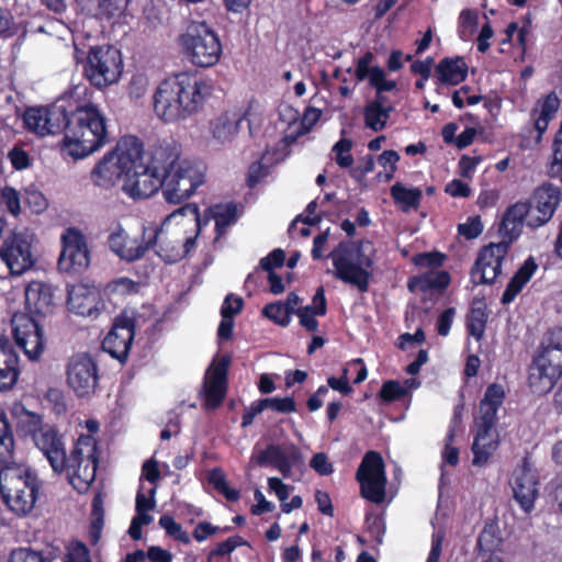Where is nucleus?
I'll list each match as a JSON object with an SVG mask.
<instances>
[{"label":"nucleus","instance_id":"f257e3e1","mask_svg":"<svg viewBox=\"0 0 562 562\" xmlns=\"http://www.w3.org/2000/svg\"><path fill=\"white\" fill-rule=\"evenodd\" d=\"M181 146L164 140L155 146L147 164L137 158L124 180V192L135 200L147 199L159 189L169 204H181L204 183V172L189 160H180Z\"/></svg>","mask_w":562,"mask_h":562},{"label":"nucleus","instance_id":"f03ea898","mask_svg":"<svg viewBox=\"0 0 562 562\" xmlns=\"http://www.w3.org/2000/svg\"><path fill=\"white\" fill-rule=\"evenodd\" d=\"M92 91L86 85L74 86L65 94L64 138L59 149L64 157L82 159L109 142L108 117L91 101Z\"/></svg>","mask_w":562,"mask_h":562},{"label":"nucleus","instance_id":"7ed1b4c3","mask_svg":"<svg viewBox=\"0 0 562 562\" xmlns=\"http://www.w3.org/2000/svg\"><path fill=\"white\" fill-rule=\"evenodd\" d=\"M33 442L48 461L54 473H66L71 486L80 494L89 491L99 467L98 441L92 435H80L70 454H66L64 436L58 429L45 424L34 435Z\"/></svg>","mask_w":562,"mask_h":562},{"label":"nucleus","instance_id":"20e7f679","mask_svg":"<svg viewBox=\"0 0 562 562\" xmlns=\"http://www.w3.org/2000/svg\"><path fill=\"white\" fill-rule=\"evenodd\" d=\"M14 437L3 408L0 407V494L8 508L19 516L34 508L41 490L37 474L20 464L8 463L13 457Z\"/></svg>","mask_w":562,"mask_h":562},{"label":"nucleus","instance_id":"39448f33","mask_svg":"<svg viewBox=\"0 0 562 562\" xmlns=\"http://www.w3.org/2000/svg\"><path fill=\"white\" fill-rule=\"evenodd\" d=\"M213 93V85L198 72H179L157 87L154 111L164 122L186 120L200 112Z\"/></svg>","mask_w":562,"mask_h":562},{"label":"nucleus","instance_id":"423d86ee","mask_svg":"<svg viewBox=\"0 0 562 562\" xmlns=\"http://www.w3.org/2000/svg\"><path fill=\"white\" fill-rule=\"evenodd\" d=\"M144 155V147L136 136L122 137L114 149L108 151L98 161L90 173L94 186L109 190L117 181L131 173L137 158Z\"/></svg>","mask_w":562,"mask_h":562},{"label":"nucleus","instance_id":"0eeeda50","mask_svg":"<svg viewBox=\"0 0 562 562\" xmlns=\"http://www.w3.org/2000/svg\"><path fill=\"white\" fill-rule=\"evenodd\" d=\"M178 45L186 58L199 68L215 66L223 53L218 34L204 21L190 22L179 35Z\"/></svg>","mask_w":562,"mask_h":562},{"label":"nucleus","instance_id":"6e6552de","mask_svg":"<svg viewBox=\"0 0 562 562\" xmlns=\"http://www.w3.org/2000/svg\"><path fill=\"white\" fill-rule=\"evenodd\" d=\"M364 241L340 244L337 250L331 254L335 277L350 285L356 286L359 292H368L372 278L374 247L372 257L363 251Z\"/></svg>","mask_w":562,"mask_h":562},{"label":"nucleus","instance_id":"1a4fd4ad","mask_svg":"<svg viewBox=\"0 0 562 562\" xmlns=\"http://www.w3.org/2000/svg\"><path fill=\"white\" fill-rule=\"evenodd\" d=\"M123 72L121 50L113 45L91 46L83 63V76L91 86L103 89L119 81Z\"/></svg>","mask_w":562,"mask_h":562},{"label":"nucleus","instance_id":"9d476101","mask_svg":"<svg viewBox=\"0 0 562 562\" xmlns=\"http://www.w3.org/2000/svg\"><path fill=\"white\" fill-rule=\"evenodd\" d=\"M562 376V351L557 348H542L533 357L529 386L533 393L543 395L549 393Z\"/></svg>","mask_w":562,"mask_h":562},{"label":"nucleus","instance_id":"9b49d317","mask_svg":"<svg viewBox=\"0 0 562 562\" xmlns=\"http://www.w3.org/2000/svg\"><path fill=\"white\" fill-rule=\"evenodd\" d=\"M35 236L27 231L13 232L0 246V259L11 274L21 276L35 265L33 244Z\"/></svg>","mask_w":562,"mask_h":562},{"label":"nucleus","instance_id":"f8f14e48","mask_svg":"<svg viewBox=\"0 0 562 562\" xmlns=\"http://www.w3.org/2000/svg\"><path fill=\"white\" fill-rule=\"evenodd\" d=\"M60 241L58 269L70 274L87 270L90 265V250L85 234L77 227H69L63 233Z\"/></svg>","mask_w":562,"mask_h":562},{"label":"nucleus","instance_id":"ddd939ff","mask_svg":"<svg viewBox=\"0 0 562 562\" xmlns=\"http://www.w3.org/2000/svg\"><path fill=\"white\" fill-rule=\"evenodd\" d=\"M512 244L502 239L483 246L471 268L470 277L474 285L493 284L502 273L503 261Z\"/></svg>","mask_w":562,"mask_h":562},{"label":"nucleus","instance_id":"4468645a","mask_svg":"<svg viewBox=\"0 0 562 562\" xmlns=\"http://www.w3.org/2000/svg\"><path fill=\"white\" fill-rule=\"evenodd\" d=\"M231 362L232 357L226 353L214 358L207 368L203 381L204 409L214 411L223 404L228 390Z\"/></svg>","mask_w":562,"mask_h":562},{"label":"nucleus","instance_id":"2eb2a0df","mask_svg":"<svg viewBox=\"0 0 562 562\" xmlns=\"http://www.w3.org/2000/svg\"><path fill=\"white\" fill-rule=\"evenodd\" d=\"M255 462L259 467H272L285 479L292 476V470L302 473L305 470V460L301 449L294 443L281 446L269 443L256 457Z\"/></svg>","mask_w":562,"mask_h":562},{"label":"nucleus","instance_id":"dca6fc26","mask_svg":"<svg viewBox=\"0 0 562 562\" xmlns=\"http://www.w3.org/2000/svg\"><path fill=\"white\" fill-rule=\"evenodd\" d=\"M134 318L122 313L112 323L109 333L101 342V348L121 364H125L135 338Z\"/></svg>","mask_w":562,"mask_h":562},{"label":"nucleus","instance_id":"f3484780","mask_svg":"<svg viewBox=\"0 0 562 562\" xmlns=\"http://www.w3.org/2000/svg\"><path fill=\"white\" fill-rule=\"evenodd\" d=\"M11 326L16 346L29 359H38L44 351L45 339L36 319L25 313H15L12 316Z\"/></svg>","mask_w":562,"mask_h":562},{"label":"nucleus","instance_id":"a211bd4d","mask_svg":"<svg viewBox=\"0 0 562 562\" xmlns=\"http://www.w3.org/2000/svg\"><path fill=\"white\" fill-rule=\"evenodd\" d=\"M67 383L78 397L94 393L99 375L98 367L88 353L72 356L67 366Z\"/></svg>","mask_w":562,"mask_h":562},{"label":"nucleus","instance_id":"6ab92c4d","mask_svg":"<svg viewBox=\"0 0 562 562\" xmlns=\"http://www.w3.org/2000/svg\"><path fill=\"white\" fill-rule=\"evenodd\" d=\"M65 97L46 108H30L23 115L26 128L40 136L61 133L65 120Z\"/></svg>","mask_w":562,"mask_h":562},{"label":"nucleus","instance_id":"aec40b11","mask_svg":"<svg viewBox=\"0 0 562 562\" xmlns=\"http://www.w3.org/2000/svg\"><path fill=\"white\" fill-rule=\"evenodd\" d=\"M529 201L532 203L529 227L538 228L552 218L561 201V190L551 183H543L533 191Z\"/></svg>","mask_w":562,"mask_h":562},{"label":"nucleus","instance_id":"412c9836","mask_svg":"<svg viewBox=\"0 0 562 562\" xmlns=\"http://www.w3.org/2000/svg\"><path fill=\"white\" fill-rule=\"evenodd\" d=\"M148 245L156 248V255L167 263H175L184 258L180 232L169 231L164 225L148 227Z\"/></svg>","mask_w":562,"mask_h":562},{"label":"nucleus","instance_id":"4be33fe9","mask_svg":"<svg viewBox=\"0 0 562 562\" xmlns=\"http://www.w3.org/2000/svg\"><path fill=\"white\" fill-rule=\"evenodd\" d=\"M110 249L122 260L134 262L142 259L149 250L148 227H144L140 237L131 238L120 226L108 238Z\"/></svg>","mask_w":562,"mask_h":562},{"label":"nucleus","instance_id":"5701e85b","mask_svg":"<svg viewBox=\"0 0 562 562\" xmlns=\"http://www.w3.org/2000/svg\"><path fill=\"white\" fill-rule=\"evenodd\" d=\"M512 485L515 501L525 513H531L539 494V480L526 462L514 470Z\"/></svg>","mask_w":562,"mask_h":562},{"label":"nucleus","instance_id":"b1692460","mask_svg":"<svg viewBox=\"0 0 562 562\" xmlns=\"http://www.w3.org/2000/svg\"><path fill=\"white\" fill-rule=\"evenodd\" d=\"M532 214V203L529 200L517 201L504 212L498 234L507 244H513L522 233L524 224L529 226Z\"/></svg>","mask_w":562,"mask_h":562},{"label":"nucleus","instance_id":"393cba45","mask_svg":"<svg viewBox=\"0 0 562 562\" xmlns=\"http://www.w3.org/2000/svg\"><path fill=\"white\" fill-rule=\"evenodd\" d=\"M21 374L20 357L11 339L0 334V391H10Z\"/></svg>","mask_w":562,"mask_h":562},{"label":"nucleus","instance_id":"a878e982","mask_svg":"<svg viewBox=\"0 0 562 562\" xmlns=\"http://www.w3.org/2000/svg\"><path fill=\"white\" fill-rule=\"evenodd\" d=\"M374 59L372 52H366L358 58L355 69L357 81L369 80V85L378 92H389L396 88L394 80H387L385 71L379 66H371Z\"/></svg>","mask_w":562,"mask_h":562},{"label":"nucleus","instance_id":"bb28decb","mask_svg":"<svg viewBox=\"0 0 562 562\" xmlns=\"http://www.w3.org/2000/svg\"><path fill=\"white\" fill-rule=\"evenodd\" d=\"M100 305L103 306L99 292L88 286L78 285L68 291L67 307L74 314L95 318L100 313Z\"/></svg>","mask_w":562,"mask_h":562},{"label":"nucleus","instance_id":"cd10ccee","mask_svg":"<svg viewBox=\"0 0 562 562\" xmlns=\"http://www.w3.org/2000/svg\"><path fill=\"white\" fill-rule=\"evenodd\" d=\"M504 387L498 383L490 384L480 401L479 416L475 418V426L496 428L497 412L505 400Z\"/></svg>","mask_w":562,"mask_h":562},{"label":"nucleus","instance_id":"c85d7f7f","mask_svg":"<svg viewBox=\"0 0 562 562\" xmlns=\"http://www.w3.org/2000/svg\"><path fill=\"white\" fill-rule=\"evenodd\" d=\"M475 427L476 434L471 448L473 452L472 464L483 467L498 448V432L496 428H486L485 426Z\"/></svg>","mask_w":562,"mask_h":562},{"label":"nucleus","instance_id":"c756f323","mask_svg":"<svg viewBox=\"0 0 562 562\" xmlns=\"http://www.w3.org/2000/svg\"><path fill=\"white\" fill-rule=\"evenodd\" d=\"M25 303L36 314L50 313L54 306L52 286L41 281H32L25 289Z\"/></svg>","mask_w":562,"mask_h":562},{"label":"nucleus","instance_id":"7c9ffc66","mask_svg":"<svg viewBox=\"0 0 562 562\" xmlns=\"http://www.w3.org/2000/svg\"><path fill=\"white\" fill-rule=\"evenodd\" d=\"M468 65L463 57H445L436 66L438 79L446 85L457 86L468 77Z\"/></svg>","mask_w":562,"mask_h":562},{"label":"nucleus","instance_id":"2f4dec72","mask_svg":"<svg viewBox=\"0 0 562 562\" xmlns=\"http://www.w3.org/2000/svg\"><path fill=\"white\" fill-rule=\"evenodd\" d=\"M537 268L538 265L535 258L531 256L528 257L509 280L505 291L502 294V304H509L516 299L524 286L530 281Z\"/></svg>","mask_w":562,"mask_h":562},{"label":"nucleus","instance_id":"473e14b6","mask_svg":"<svg viewBox=\"0 0 562 562\" xmlns=\"http://www.w3.org/2000/svg\"><path fill=\"white\" fill-rule=\"evenodd\" d=\"M77 2L87 14L111 19L120 16L127 8L130 0H97V3L92 0H77Z\"/></svg>","mask_w":562,"mask_h":562},{"label":"nucleus","instance_id":"72a5a7b5","mask_svg":"<svg viewBox=\"0 0 562 562\" xmlns=\"http://www.w3.org/2000/svg\"><path fill=\"white\" fill-rule=\"evenodd\" d=\"M538 104L540 106L538 116L535 117L536 113L538 112L536 109L532 110L531 115L535 120V130L537 131L538 138L540 139L548 130L549 123L554 119L560 108L561 101L558 98L557 93L552 91L544 95L542 99H540L538 101Z\"/></svg>","mask_w":562,"mask_h":562},{"label":"nucleus","instance_id":"f704fd0d","mask_svg":"<svg viewBox=\"0 0 562 562\" xmlns=\"http://www.w3.org/2000/svg\"><path fill=\"white\" fill-rule=\"evenodd\" d=\"M450 281L451 277L448 271H430L409 278L407 285L411 291L415 289H418L420 292L445 291L449 286Z\"/></svg>","mask_w":562,"mask_h":562},{"label":"nucleus","instance_id":"c9c22d12","mask_svg":"<svg viewBox=\"0 0 562 562\" xmlns=\"http://www.w3.org/2000/svg\"><path fill=\"white\" fill-rule=\"evenodd\" d=\"M11 413L14 417L18 432L23 436H31L32 439H34V435L37 431H42L45 425L40 414L29 411L22 404H15Z\"/></svg>","mask_w":562,"mask_h":562},{"label":"nucleus","instance_id":"e433bc0d","mask_svg":"<svg viewBox=\"0 0 562 562\" xmlns=\"http://www.w3.org/2000/svg\"><path fill=\"white\" fill-rule=\"evenodd\" d=\"M390 195L402 212L417 211L423 200L420 188H406L402 182H395L390 189Z\"/></svg>","mask_w":562,"mask_h":562},{"label":"nucleus","instance_id":"4c0bfd02","mask_svg":"<svg viewBox=\"0 0 562 562\" xmlns=\"http://www.w3.org/2000/svg\"><path fill=\"white\" fill-rule=\"evenodd\" d=\"M391 111V106L385 108L379 101L368 102L363 109L366 127L374 132L384 130Z\"/></svg>","mask_w":562,"mask_h":562},{"label":"nucleus","instance_id":"58836bf2","mask_svg":"<svg viewBox=\"0 0 562 562\" xmlns=\"http://www.w3.org/2000/svg\"><path fill=\"white\" fill-rule=\"evenodd\" d=\"M385 474V464L383 458L378 451H368L357 470L356 479L383 477Z\"/></svg>","mask_w":562,"mask_h":562},{"label":"nucleus","instance_id":"ea45409f","mask_svg":"<svg viewBox=\"0 0 562 562\" xmlns=\"http://www.w3.org/2000/svg\"><path fill=\"white\" fill-rule=\"evenodd\" d=\"M360 484L361 496L374 504H380L385 498L386 476L357 479Z\"/></svg>","mask_w":562,"mask_h":562},{"label":"nucleus","instance_id":"a19ab883","mask_svg":"<svg viewBox=\"0 0 562 562\" xmlns=\"http://www.w3.org/2000/svg\"><path fill=\"white\" fill-rule=\"evenodd\" d=\"M214 209L216 238H220L226 233L227 227L237 221V205L229 202L227 204H216Z\"/></svg>","mask_w":562,"mask_h":562},{"label":"nucleus","instance_id":"79ce46f5","mask_svg":"<svg viewBox=\"0 0 562 562\" xmlns=\"http://www.w3.org/2000/svg\"><path fill=\"white\" fill-rule=\"evenodd\" d=\"M180 214V215H189L191 216L192 221L195 223L196 227V235L200 234L202 228L209 223L214 220L215 221V209L214 206L207 207L203 215L200 214V210L196 203H187L182 206H180L177 211H175L171 216Z\"/></svg>","mask_w":562,"mask_h":562},{"label":"nucleus","instance_id":"37998d69","mask_svg":"<svg viewBox=\"0 0 562 562\" xmlns=\"http://www.w3.org/2000/svg\"><path fill=\"white\" fill-rule=\"evenodd\" d=\"M487 313L486 307L474 306L471 308L470 314L467 318V330L470 336L475 338V340L480 341L483 338L486 323H487Z\"/></svg>","mask_w":562,"mask_h":562},{"label":"nucleus","instance_id":"c03bdc74","mask_svg":"<svg viewBox=\"0 0 562 562\" xmlns=\"http://www.w3.org/2000/svg\"><path fill=\"white\" fill-rule=\"evenodd\" d=\"M235 310H231L228 306L221 308L222 321L217 328V337L220 339L228 340L233 336L234 330V316L241 312L244 307V300L241 297L234 299Z\"/></svg>","mask_w":562,"mask_h":562},{"label":"nucleus","instance_id":"a18cd8bd","mask_svg":"<svg viewBox=\"0 0 562 562\" xmlns=\"http://www.w3.org/2000/svg\"><path fill=\"white\" fill-rule=\"evenodd\" d=\"M207 481L213 487L224 495L229 502H237L240 498V492L228 486L224 471L221 468H214L209 472Z\"/></svg>","mask_w":562,"mask_h":562},{"label":"nucleus","instance_id":"49530a36","mask_svg":"<svg viewBox=\"0 0 562 562\" xmlns=\"http://www.w3.org/2000/svg\"><path fill=\"white\" fill-rule=\"evenodd\" d=\"M550 178L562 182V120L552 143V159L547 167Z\"/></svg>","mask_w":562,"mask_h":562},{"label":"nucleus","instance_id":"de8ad7c7","mask_svg":"<svg viewBox=\"0 0 562 562\" xmlns=\"http://www.w3.org/2000/svg\"><path fill=\"white\" fill-rule=\"evenodd\" d=\"M408 394V389L403 386L398 381L387 380L382 384L378 396L381 402L391 404L404 400Z\"/></svg>","mask_w":562,"mask_h":562},{"label":"nucleus","instance_id":"09e8293b","mask_svg":"<svg viewBox=\"0 0 562 562\" xmlns=\"http://www.w3.org/2000/svg\"><path fill=\"white\" fill-rule=\"evenodd\" d=\"M262 314L271 319L274 324L280 326H288L291 322L292 313L283 302H272L268 303L263 310Z\"/></svg>","mask_w":562,"mask_h":562},{"label":"nucleus","instance_id":"8fccbe9b","mask_svg":"<svg viewBox=\"0 0 562 562\" xmlns=\"http://www.w3.org/2000/svg\"><path fill=\"white\" fill-rule=\"evenodd\" d=\"M479 26V14L472 9H464L459 15V36L468 40L472 36Z\"/></svg>","mask_w":562,"mask_h":562},{"label":"nucleus","instance_id":"3c124183","mask_svg":"<svg viewBox=\"0 0 562 562\" xmlns=\"http://www.w3.org/2000/svg\"><path fill=\"white\" fill-rule=\"evenodd\" d=\"M159 526L164 528L166 533L175 540L183 544L190 543L191 540L189 533L182 529V526L177 522L172 516L168 514L160 516Z\"/></svg>","mask_w":562,"mask_h":562},{"label":"nucleus","instance_id":"603ef678","mask_svg":"<svg viewBox=\"0 0 562 562\" xmlns=\"http://www.w3.org/2000/svg\"><path fill=\"white\" fill-rule=\"evenodd\" d=\"M248 544V542L240 536H233L226 540L218 542L207 554V562H212L215 557L229 555L237 548Z\"/></svg>","mask_w":562,"mask_h":562},{"label":"nucleus","instance_id":"864d4df0","mask_svg":"<svg viewBox=\"0 0 562 562\" xmlns=\"http://www.w3.org/2000/svg\"><path fill=\"white\" fill-rule=\"evenodd\" d=\"M352 142L349 138H340L333 147L335 160L340 168H349L353 164V157L350 154Z\"/></svg>","mask_w":562,"mask_h":562},{"label":"nucleus","instance_id":"5fc2aeb1","mask_svg":"<svg viewBox=\"0 0 562 562\" xmlns=\"http://www.w3.org/2000/svg\"><path fill=\"white\" fill-rule=\"evenodd\" d=\"M446 260V255L434 250V251H426V252H418L416 254L412 261L415 266L419 268H431V269H438L440 268Z\"/></svg>","mask_w":562,"mask_h":562},{"label":"nucleus","instance_id":"6e6d98bb","mask_svg":"<svg viewBox=\"0 0 562 562\" xmlns=\"http://www.w3.org/2000/svg\"><path fill=\"white\" fill-rule=\"evenodd\" d=\"M25 205L35 214L44 212L48 205L45 195L34 187H29L23 194Z\"/></svg>","mask_w":562,"mask_h":562},{"label":"nucleus","instance_id":"4d7b16f0","mask_svg":"<svg viewBox=\"0 0 562 562\" xmlns=\"http://www.w3.org/2000/svg\"><path fill=\"white\" fill-rule=\"evenodd\" d=\"M149 89V78L143 72L134 74L127 85V94L133 100L144 98Z\"/></svg>","mask_w":562,"mask_h":562},{"label":"nucleus","instance_id":"13d9d810","mask_svg":"<svg viewBox=\"0 0 562 562\" xmlns=\"http://www.w3.org/2000/svg\"><path fill=\"white\" fill-rule=\"evenodd\" d=\"M261 400L265 409L271 408L272 411L281 414H290L296 412V403L292 396L266 397Z\"/></svg>","mask_w":562,"mask_h":562},{"label":"nucleus","instance_id":"bf43d9fd","mask_svg":"<svg viewBox=\"0 0 562 562\" xmlns=\"http://www.w3.org/2000/svg\"><path fill=\"white\" fill-rule=\"evenodd\" d=\"M10 562H52V560L42 552L30 548H20L12 552Z\"/></svg>","mask_w":562,"mask_h":562},{"label":"nucleus","instance_id":"052dcab7","mask_svg":"<svg viewBox=\"0 0 562 562\" xmlns=\"http://www.w3.org/2000/svg\"><path fill=\"white\" fill-rule=\"evenodd\" d=\"M1 200L4 202L8 211L18 216L21 213V199L19 192L12 187H4L1 192Z\"/></svg>","mask_w":562,"mask_h":562},{"label":"nucleus","instance_id":"680f3d73","mask_svg":"<svg viewBox=\"0 0 562 562\" xmlns=\"http://www.w3.org/2000/svg\"><path fill=\"white\" fill-rule=\"evenodd\" d=\"M235 131L233 123L226 114H222L212 122V133L217 139L224 140Z\"/></svg>","mask_w":562,"mask_h":562},{"label":"nucleus","instance_id":"e2e57ef3","mask_svg":"<svg viewBox=\"0 0 562 562\" xmlns=\"http://www.w3.org/2000/svg\"><path fill=\"white\" fill-rule=\"evenodd\" d=\"M483 228L484 226L480 216H470L464 224L459 225L458 232L470 240L480 236Z\"/></svg>","mask_w":562,"mask_h":562},{"label":"nucleus","instance_id":"0e129e2a","mask_svg":"<svg viewBox=\"0 0 562 562\" xmlns=\"http://www.w3.org/2000/svg\"><path fill=\"white\" fill-rule=\"evenodd\" d=\"M8 159L15 170H24L31 166L29 153L20 146H14L9 150Z\"/></svg>","mask_w":562,"mask_h":562},{"label":"nucleus","instance_id":"69168bd1","mask_svg":"<svg viewBox=\"0 0 562 562\" xmlns=\"http://www.w3.org/2000/svg\"><path fill=\"white\" fill-rule=\"evenodd\" d=\"M327 389H333L334 391L339 392L342 395H349L353 392L352 386L349 383L348 379V368H344L341 371V375L337 376H328L327 378Z\"/></svg>","mask_w":562,"mask_h":562},{"label":"nucleus","instance_id":"338daca9","mask_svg":"<svg viewBox=\"0 0 562 562\" xmlns=\"http://www.w3.org/2000/svg\"><path fill=\"white\" fill-rule=\"evenodd\" d=\"M310 467L319 475H329L334 472V467L329 462L328 457L324 452L315 453L311 461Z\"/></svg>","mask_w":562,"mask_h":562},{"label":"nucleus","instance_id":"774afa93","mask_svg":"<svg viewBox=\"0 0 562 562\" xmlns=\"http://www.w3.org/2000/svg\"><path fill=\"white\" fill-rule=\"evenodd\" d=\"M65 562H91L87 546L78 541L66 554Z\"/></svg>","mask_w":562,"mask_h":562}]
</instances>
